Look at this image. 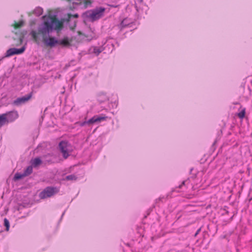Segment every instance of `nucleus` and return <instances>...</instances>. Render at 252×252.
<instances>
[{"instance_id": "1", "label": "nucleus", "mask_w": 252, "mask_h": 252, "mask_svg": "<svg viewBox=\"0 0 252 252\" xmlns=\"http://www.w3.org/2000/svg\"><path fill=\"white\" fill-rule=\"evenodd\" d=\"M44 22L43 25L40 27L38 30V32H36L35 31H32L31 32V35L34 39V40L36 42L38 40V36L41 35L42 36V39L44 37H46L47 35L50 32L52 31V27L49 24L46 17L44 16Z\"/></svg>"}, {"instance_id": "2", "label": "nucleus", "mask_w": 252, "mask_h": 252, "mask_svg": "<svg viewBox=\"0 0 252 252\" xmlns=\"http://www.w3.org/2000/svg\"><path fill=\"white\" fill-rule=\"evenodd\" d=\"M105 8L103 7H99L87 13V16L92 21H95L104 15Z\"/></svg>"}, {"instance_id": "3", "label": "nucleus", "mask_w": 252, "mask_h": 252, "mask_svg": "<svg viewBox=\"0 0 252 252\" xmlns=\"http://www.w3.org/2000/svg\"><path fill=\"white\" fill-rule=\"evenodd\" d=\"M46 18L52 30L54 29L56 30H60L63 28V22L58 20L55 16H47Z\"/></svg>"}, {"instance_id": "4", "label": "nucleus", "mask_w": 252, "mask_h": 252, "mask_svg": "<svg viewBox=\"0 0 252 252\" xmlns=\"http://www.w3.org/2000/svg\"><path fill=\"white\" fill-rule=\"evenodd\" d=\"M16 114L13 111L0 115V127L5 125L7 122L13 121L15 119Z\"/></svg>"}, {"instance_id": "5", "label": "nucleus", "mask_w": 252, "mask_h": 252, "mask_svg": "<svg viewBox=\"0 0 252 252\" xmlns=\"http://www.w3.org/2000/svg\"><path fill=\"white\" fill-rule=\"evenodd\" d=\"M58 192V189L55 188H46L44 190L39 194V197L41 199H44L50 197L54 194Z\"/></svg>"}, {"instance_id": "6", "label": "nucleus", "mask_w": 252, "mask_h": 252, "mask_svg": "<svg viewBox=\"0 0 252 252\" xmlns=\"http://www.w3.org/2000/svg\"><path fill=\"white\" fill-rule=\"evenodd\" d=\"M59 148L64 158H66L69 156V145L67 142L61 141L59 144Z\"/></svg>"}, {"instance_id": "7", "label": "nucleus", "mask_w": 252, "mask_h": 252, "mask_svg": "<svg viewBox=\"0 0 252 252\" xmlns=\"http://www.w3.org/2000/svg\"><path fill=\"white\" fill-rule=\"evenodd\" d=\"M107 117L104 115H101L100 116H94L91 119L89 120L86 123L88 124H93L95 123H100L102 121H105L107 119Z\"/></svg>"}, {"instance_id": "8", "label": "nucleus", "mask_w": 252, "mask_h": 252, "mask_svg": "<svg viewBox=\"0 0 252 252\" xmlns=\"http://www.w3.org/2000/svg\"><path fill=\"white\" fill-rule=\"evenodd\" d=\"M44 43L47 46H53L55 44H58V40H56L54 37H44L42 39Z\"/></svg>"}, {"instance_id": "9", "label": "nucleus", "mask_w": 252, "mask_h": 252, "mask_svg": "<svg viewBox=\"0 0 252 252\" xmlns=\"http://www.w3.org/2000/svg\"><path fill=\"white\" fill-rule=\"evenodd\" d=\"M79 15L78 14H67V17L66 18V20L65 21L67 22H69L71 21V18H75V19H77ZM73 23H74V25H73V26L72 27H71L70 29L71 30H74L76 27V24L77 23V20L76 19H75V20L73 21Z\"/></svg>"}, {"instance_id": "10", "label": "nucleus", "mask_w": 252, "mask_h": 252, "mask_svg": "<svg viewBox=\"0 0 252 252\" xmlns=\"http://www.w3.org/2000/svg\"><path fill=\"white\" fill-rule=\"evenodd\" d=\"M32 97L31 94L19 97L17 99V105L21 104L27 102Z\"/></svg>"}, {"instance_id": "11", "label": "nucleus", "mask_w": 252, "mask_h": 252, "mask_svg": "<svg viewBox=\"0 0 252 252\" xmlns=\"http://www.w3.org/2000/svg\"><path fill=\"white\" fill-rule=\"evenodd\" d=\"M71 41V39H69L68 37H66L61 40H58V44L64 47H68L70 46Z\"/></svg>"}, {"instance_id": "12", "label": "nucleus", "mask_w": 252, "mask_h": 252, "mask_svg": "<svg viewBox=\"0 0 252 252\" xmlns=\"http://www.w3.org/2000/svg\"><path fill=\"white\" fill-rule=\"evenodd\" d=\"M32 171V166H30L28 167L25 170L24 175H21L18 174H17V180L19 179H21L23 176H26L30 175Z\"/></svg>"}, {"instance_id": "13", "label": "nucleus", "mask_w": 252, "mask_h": 252, "mask_svg": "<svg viewBox=\"0 0 252 252\" xmlns=\"http://www.w3.org/2000/svg\"><path fill=\"white\" fill-rule=\"evenodd\" d=\"M41 163V160L39 158H35L31 160L32 166L37 167Z\"/></svg>"}, {"instance_id": "14", "label": "nucleus", "mask_w": 252, "mask_h": 252, "mask_svg": "<svg viewBox=\"0 0 252 252\" xmlns=\"http://www.w3.org/2000/svg\"><path fill=\"white\" fill-rule=\"evenodd\" d=\"M14 55H16V48H10L6 51L5 57H8Z\"/></svg>"}, {"instance_id": "15", "label": "nucleus", "mask_w": 252, "mask_h": 252, "mask_svg": "<svg viewBox=\"0 0 252 252\" xmlns=\"http://www.w3.org/2000/svg\"><path fill=\"white\" fill-rule=\"evenodd\" d=\"M240 109L241 111L237 114V116L240 119H242L245 117L246 115V108L241 107Z\"/></svg>"}, {"instance_id": "16", "label": "nucleus", "mask_w": 252, "mask_h": 252, "mask_svg": "<svg viewBox=\"0 0 252 252\" xmlns=\"http://www.w3.org/2000/svg\"><path fill=\"white\" fill-rule=\"evenodd\" d=\"M77 179V177L74 175H70L67 176L64 178V180H70V181H75Z\"/></svg>"}, {"instance_id": "17", "label": "nucleus", "mask_w": 252, "mask_h": 252, "mask_svg": "<svg viewBox=\"0 0 252 252\" xmlns=\"http://www.w3.org/2000/svg\"><path fill=\"white\" fill-rule=\"evenodd\" d=\"M4 224L5 226L6 227V230L8 231L9 228V222L7 219L6 218L4 220Z\"/></svg>"}, {"instance_id": "18", "label": "nucleus", "mask_w": 252, "mask_h": 252, "mask_svg": "<svg viewBox=\"0 0 252 252\" xmlns=\"http://www.w3.org/2000/svg\"><path fill=\"white\" fill-rule=\"evenodd\" d=\"M25 50V47H22L20 49H17V55L22 54Z\"/></svg>"}, {"instance_id": "19", "label": "nucleus", "mask_w": 252, "mask_h": 252, "mask_svg": "<svg viewBox=\"0 0 252 252\" xmlns=\"http://www.w3.org/2000/svg\"><path fill=\"white\" fill-rule=\"evenodd\" d=\"M83 2L86 7L92 3V1L90 0H83Z\"/></svg>"}, {"instance_id": "20", "label": "nucleus", "mask_w": 252, "mask_h": 252, "mask_svg": "<svg viewBox=\"0 0 252 252\" xmlns=\"http://www.w3.org/2000/svg\"><path fill=\"white\" fill-rule=\"evenodd\" d=\"M187 182V181H183L181 185H180L178 187L179 189H182V187L186 185V183Z\"/></svg>"}, {"instance_id": "21", "label": "nucleus", "mask_w": 252, "mask_h": 252, "mask_svg": "<svg viewBox=\"0 0 252 252\" xmlns=\"http://www.w3.org/2000/svg\"><path fill=\"white\" fill-rule=\"evenodd\" d=\"M23 25V22H17V28H19L20 27H21Z\"/></svg>"}, {"instance_id": "22", "label": "nucleus", "mask_w": 252, "mask_h": 252, "mask_svg": "<svg viewBox=\"0 0 252 252\" xmlns=\"http://www.w3.org/2000/svg\"><path fill=\"white\" fill-rule=\"evenodd\" d=\"M120 26L121 27V28H125L126 26V25H125L124 24V21H123L121 23V25H120Z\"/></svg>"}, {"instance_id": "23", "label": "nucleus", "mask_w": 252, "mask_h": 252, "mask_svg": "<svg viewBox=\"0 0 252 252\" xmlns=\"http://www.w3.org/2000/svg\"><path fill=\"white\" fill-rule=\"evenodd\" d=\"M13 180H14V181H16V174L13 175Z\"/></svg>"}, {"instance_id": "24", "label": "nucleus", "mask_w": 252, "mask_h": 252, "mask_svg": "<svg viewBox=\"0 0 252 252\" xmlns=\"http://www.w3.org/2000/svg\"><path fill=\"white\" fill-rule=\"evenodd\" d=\"M13 26L14 27V29H16V21H14V23L13 24Z\"/></svg>"}, {"instance_id": "25", "label": "nucleus", "mask_w": 252, "mask_h": 252, "mask_svg": "<svg viewBox=\"0 0 252 252\" xmlns=\"http://www.w3.org/2000/svg\"><path fill=\"white\" fill-rule=\"evenodd\" d=\"M13 103H16V100L13 101Z\"/></svg>"}]
</instances>
